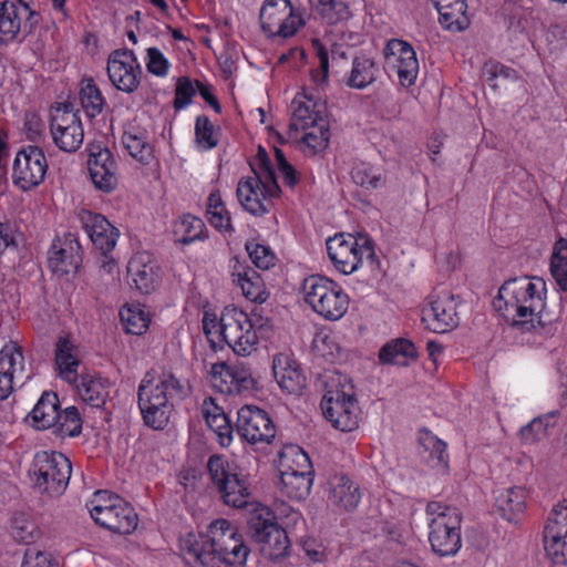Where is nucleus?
I'll use <instances>...</instances> for the list:
<instances>
[{"label":"nucleus","instance_id":"f257e3e1","mask_svg":"<svg viewBox=\"0 0 567 567\" xmlns=\"http://www.w3.org/2000/svg\"><path fill=\"white\" fill-rule=\"evenodd\" d=\"M181 551L188 563L207 567H243L249 555L237 526L225 518L212 522L205 535L187 534L181 539Z\"/></svg>","mask_w":567,"mask_h":567},{"label":"nucleus","instance_id":"f03ea898","mask_svg":"<svg viewBox=\"0 0 567 567\" xmlns=\"http://www.w3.org/2000/svg\"><path fill=\"white\" fill-rule=\"evenodd\" d=\"M203 329L206 336L220 332L233 351L241 357L250 355L257 350L260 340H270L275 336L271 320L257 310L250 315L236 307H226L219 321L215 315L205 313Z\"/></svg>","mask_w":567,"mask_h":567},{"label":"nucleus","instance_id":"7ed1b4c3","mask_svg":"<svg viewBox=\"0 0 567 567\" xmlns=\"http://www.w3.org/2000/svg\"><path fill=\"white\" fill-rule=\"evenodd\" d=\"M546 291V282L540 277L512 278L499 287L493 306L506 321L528 331L540 321Z\"/></svg>","mask_w":567,"mask_h":567},{"label":"nucleus","instance_id":"20e7f679","mask_svg":"<svg viewBox=\"0 0 567 567\" xmlns=\"http://www.w3.org/2000/svg\"><path fill=\"white\" fill-rule=\"evenodd\" d=\"M250 167L252 174L239 179L236 194L245 210L261 216L269 212L271 198L278 196L280 188L264 148L259 147Z\"/></svg>","mask_w":567,"mask_h":567},{"label":"nucleus","instance_id":"39448f33","mask_svg":"<svg viewBox=\"0 0 567 567\" xmlns=\"http://www.w3.org/2000/svg\"><path fill=\"white\" fill-rule=\"evenodd\" d=\"M302 292L305 302L327 321H338L348 312V293L338 282L326 276L312 275L306 278Z\"/></svg>","mask_w":567,"mask_h":567},{"label":"nucleus","instance_id":"423d86ee","mask_svg":"<svg viewBox=\"0 0 567 567\" xmlns=\"http://www.w3.org/2000/svg\"><path fill=\"white\" fill-rule=\"evenodd\" d=\"M429 516V540L432 549L440 556H453L461 546V515L457 508L441 502H430L426 506Z\"/></svg>","mask_w":567,"mask_h":567},{"label":"nucleus","instance_id":"0eeeda50","mask_svg":"<svg viewBox=\"0 0 567 567\" xmlns=\"http://www.w3.org/2000/svg\"><path fill=\"white\" fill-rule=\"evenodd\" d=\"M93 520L118 534H131L138 524L134 508L122 497L107 491H97L87 503Z\"/></svg>","mask_w":567,"mask_h":567},{"label":"nucleus","instance_id":"6e6552de","mask_svg":"<svg viewBox=\"0 0 567 567\" xmlns=\"http://www.w3.org/2000/svg\"><path fill=\"white\" fill-rule=\"evenodd\" d=\"M207 468L214 486L223 502L234 508H243L250 504V485L245 475L221 455L209 457Z\"/></svg>","mask_w":567,"mask_h":567},{"label":"nucleus","instance_id":"1a4fd4ad","mask_svg":"<svg viewBox=\"0 0 567 567\" xmlns=\"http://www.w3.org/2000/svg\"><path fill=\"white\" fill-rule=\"evenodd\" d=\"M71 472V462L65 455L47 451L38 452L34 455L29 470L34 487L51 496H59L65 491Z\"/></svg>","mask_w":567,"mask_h":567},{"label":"nucleus","instance_id":"9d476101","mask_svg":"<svg viewBox=\"0 0 567 567\" xmlns=\"http://www.w3.org/2000/svg\"><path fill=\"white\" fill-rule=\"evenodd\" d=\"M281 491L290 499H305L313 483L312 465L309 456L299 447L291 445L280 455Z\"/></svg>","mask_w":567,"mask_h":567},{"label":"nucleus","instance_id":"9b49d317","mask_svg":"<svg viewBox=\"0 0 567 567\" xmlns=\"http://www.w3.org/2000/svg\"><path fill=\"white\" fill-rule=\"evenodd\" d=\"M259 22L268 38L281 39L293 37L305 25L300 9L293 7L290 0H265Z\"/></svg>","mask_w":567,"mask_h":567},{"label":"nucleus","instance_id":"f8f14e48","mask_svg":"<svg viewBox=\"0 0 567 567\" xmlns=\"http://www.w3.org/2000/svg\"><path fill=\"white\" fill-rule=\"evenodd\" d=\"M320 405L324 417L334 429L341 432L358 429L361 411L352 386L328 390Z\"/></svg>","mask_w":567,"mask_h":567},{"label":"nucleus","instance_id":"ddd939ff","mask_svg":"<svg viewBox=\"0 0 567 567\" xmlns=\"http://www.w3.org/2000/svg\"><path fill=\"white\" fill-rule=\"evenodd\" d=\"M249 525L252 536L260 545V551L265 557L276 560L287 554L289 539L286 530L276 523L272 513L268 508L256 509Z\"/></svg>","mask_w":567,"mask_h":567},{"label":"nucleus","instance_id":"4468645a","mask_svg":"<svg viewBox=\"0 0 567 567\" xmlns=\"http://www.w3.org/2000/svg\"><path fill=\"white\" fill-rule=\"evenodd\" d=\"M351 234H338L327 240V251L334 268L343 275L357 271L363 258L373 256V247L367 240Z\"/></svg>","mask_w":567,"mask_h":567},{"label":"nucleus","instance_id":"2eb2a0df","mask_svg":"<svg viewBox=\"0 0 567 567\" xmlns=\"http://www.w3.org/2000/svg\"><path fill=\"white\" fill-rule=\"evenodd\" d=\"M567 505L559 502L550 511L543 530V546L546 558L551 565L565 566L567 563Z\"/></svg>","mask_w":567,"mask_h":567},{"label":"nucleus","instance_id":"dca6fc26","mask_svg":"<svg viewBox=\"0 0 567 567\" xmlns=\"http://www.w3.org/2000/svg\"><path fill=\"white\" fill-rule=\"evenodd\" d=\"M50 133L54 145L66 153L76 152L84 140V130L76 112L68 105L52 110Z\"/></svg>","mask_w":567,"mask_h":567},{"label":"nucleus","instance_id":"f3484780","mask_svg":"<svg viewBox=\"0 0 567 567\" xmlns=\"http://www.w3.org/2000/svg\"><path fill=\"white\" fill-rule=\"evenodd\" d=\"M383 55L385 71L390 75L395 74L403 87H410L415 83L420 65L416 52L410 43L392 39L388 41Z\"/></svg>","mask_w":567,"mask_h":567},{"label":"nucleus","instance_id":"a211bd4d","mask_svg":"<svg viewBox=\"0 0 567 567\" xmlns=\"http://www.w3.org/2000/svg\"><path fill=\"white\" fill-rule=\"evenodd\" d=\"M48 162L44 152L38 146L21 148L13 161L12 182L27 192L39 186L45 177Z\"/></svg>","mask_w":567,"mask_h":567},{"label":"nucleus","instance_id":"6ab92c4d","mask_svg":"<svg viewBox=\"0 0 567 567\" xmlns=\"http://www.w3.org/2000/svg\"><path fill=\"white\" fill-rule=\"evenodd\" d=\"M111 83L125 93H133L141 83L142 69L134 52L128 49L113 51L107 59Z\"/></svg>","mask_w":567,"mask_h":567},{"label":"nucleus","instance_id":"aec40b11","mask_svg":"<svg viewBox=\"0 0 567 567\" xmlns=\"http://www.w3.org/2000/svg\"><path fill=\"white\" fill-rule=\"evenodd\" d=\"M29 379L22 348L12 341L6 343L0 350V400L7 399L14 388L22 386Z\"/></svg>","mask_w":567,"mask_h":567},{"label":"nucleus","instance_id":"412c9836","mask_svg":"<svg viewBox=\"0 0 567 567\" xmlns=\"http://www.w3.org/2000/svg\"><path fill=\"white\" fill-rule=\"evenodd\" d=\"M457 313L453 296L446 291L432 293L422 309V322L435 333H444L457 326Z\"/></svg>","mask_w":567,"mask_h":567},{"label":"nucleus","instance_id":"4be33fe9","mask_svg":"<svg viewBox=\"0 0 567 567\" xmlns=\"http://www.w3.org/2000/svg\"><path fill=\"white\" fill-rule=\"evenodd\" d=\"M238 434L251 444L270 443L276 427L268 413L254 405H245L237 413Z\"/></svg>","mask_w":567,"mask_h":567},{"label":"nucleus","instance_id":"5701e85b","mask_svg":"<svg viewBox=\"0 0 567 567\" xmlns=\"http://www.w3.org/2000/svg\"><path fill=\"white\" fill-rule=\"evenodd\" d=\"M185 388L181 381L171 373H164L158 380L145 374L138 385V406L146 404H159L183 398Z\"/></svg>","mask_w":567,"mask_h":567},{"label":"nucleus","instance_id":"b1692460","mask_svg":"<svg viewBox=\"0 0 567 567\" xmlns=\"http://www.w3.org/2000/svg\"><path fill=\"white\" fill-rule=\"evenodd\" d=\"M272 375L280 390L290 395H300L307 386V377L300 363L288 351L272 357Z\"/></svg>","mask_w":567,"mask_h":567},{"label":"nucleus","instance_id":"393cba45","mask_svg":"<svg viewBox=\"0 0 567 567\" xmlns=\"http://www.w3.org/2000/svg\"><path fill=\"white\" fill-rule=\"evenodd\" d=\"M127 278L131 288L143 295L152 293L161 284L159 267L151 254L136 252L127 264Z\"/></svg>","mask_w":567,"mask_h":567},{"label":"nucleus","instance_id":"a878e982","mask_svg":"<svg viewBox=\"0 0 567 567\" xmlns=\"http://www.w3.org/2000/svg\"><path fill=\"white\" fill-rule=\"evenodd\" d=\"M13 1L0 2V44L8 45L14 41H21L34 30L38 21H30Z\"/></svg>","mask_w":567,"mask_h":567},{"label":"nucleus","instance_id":"bb28decb","mask_svg":"<svg viewBox=\"0 0 567 567\" xmlns=\"http://www.w3.org/2000/svg\"><path fill=\"white\" fill-rule=\"evenodd\" d=\"M87 169L92 183L99 190L111 193L116 188L117 167L109 148L92 147L87 159Z\"/></svg>","mask_w":567,"mask_h":567},{"label":"nucleus","instance_id":"cd10ccee","mask_svg":"<svg viewBox=\"0 0 567 567\" xmlns=\"http://www.w3.org/2000/svg\"><path fill=\"white\" fill-rule=\"evenodd\" d=\"M291 106L292 125L297 130H308L327 121V105L318 94L303 90L295 96Z\"/></svg>","mask_w":567,"mask_h":567},{"label":"nucleus","instance_id":"c85d7f7f","mask_svg":"<svg viewBox=\"0 0 567 567\" xmlns=\"http://www.w3.org/2000/svg\"><path fill=\"white\" fill-rule=\"evenodd\" d=\"M80 219L92 244L102 254H109L114 249L118 230L103 215L83 210Z\"/></svg>","mask_w":567,"mask_h":567},{"label":"nucleus","instance_id":"c756f323","mask_svg":"<svg viewBox=\"0 0 567 567\" xmlns=\"http://www.w3.org/2000/svg\"><path fill=\"white\" fill-rule=\"evenodd\" d=\"M81 246L73 235L54 241L49 251V267L52 272L63 276L75 272L81 262Z\"/></svg>","mask_w":567,"mask_h":567},{"label":"nucleus","instance_id":"7c9ffc66","mask_svg":"<svg viewBox=\"0 0 567 567\" xmlns=\"http://www.w3.org/2000/svg\"><path fill=\"white\" fill-rule=\"evenodd\" d=\"M328 501L346 511L354 509L361 501V492L352 480L344 474H336L328 482Z\"/></svg>","mask_w":567,"mask_h":567},{"label":"nucleus","instance_id":"2f4dec72","mask_svg":"<svg viewBox=\"0 0 567 567\" xmlns=\"http://www.w3.org/2000/svg\"><path fill=\"white\" fill-rule=\"evenodd\" d=\"M70 384L84 402L95 408L102 406L110 394L109 381L95 373L78 374L76 383Z\"/></svg>","mask_w":567,"mask_h":567},{"label":"nucleus","instance_id":"473e14b6","mask_svg":"<svg viewBox=\"0 0 567 567\" xmlns=\"http://www.w3.org/2000/svg\"><path fill=\"white\" fill-rule=\"evenodd\" d=\"M233 282L240 288L241 293L250 301L264 302L267 299L265 285L256 270L238 261L233 267Z\"/></svg>","mask_w":567,"mask_h":567},{"label":"nucleus","instance_id":"72a5a7b5","mask_svg":"<svg viewBox=\"0 0 567 567\" xmlns=\"http://www.w3.org/2000/svg\"><path fill=\"white\" fill-rule=\"evenodd\" d=\"M55 364L62 380L76 383L80 355L78 347L70 339L59 338L55 346Z\"/></svg>","mask_w":567,"mask_h":567},{"label":"nucleus","instance_id":"f704fd0d","mask_svg":"<svg viewBox=\"0 0 567 567\" xmlns=\"http://www.w3.org/2000/svg\"><path fill=\"white\" fill-rule=\"evenodd\" d=\"M527 497L525 487L512 486L497 494L495 505L506 520L517 522L526 508Z\"/></svg>","mask_w":567,"mask_h":567},{"label":"nucleus","instance_id":"c9c22d12","mask_svg":"<svg viewBox=\"0 0 567 567\" xmlns=\"http://www.w3.org/2000/svg\"><path fill=\"white\" fill-rule=\"evenodd\" d=\"M60 406L55 393L44 392L29 416L32 425L38 430L52 429L59 420Z\"/></svg>","mask_w":567,"mask_h":567},{"label":"nucleus","instance_id":"e433bc0d","mask_svg":"<svg viewBox=\"0 0 567 567\" xmlns=\"http://www.w3.org/2000/svg\"><path fill=\"white\" fill-rule=\"evenodd\" d=\"M432 2L440 13V22L444 28L461 31L467 27L465 0H432Z\"/></svg>","mask_w":567,"mask_h":567},{"label":"nucleus","instance_id":"4c0bfd02","mask_svg":"<svg viewBox=\"0 0 567 567\" xmlns=\"http://www.w3.org/2000/svg\"><path fill=\"white\" fill-rule=\"evenodd\" d=\"M122 144L130 155L142 164H150L153 158V146L146 132L132 127L124 131Z\"/></svg>","mask_w":567,"mask_h":567},{"label":"nucleus","instance_id":"58836bf2","mask_svg":"<svg viewBox=\"0 0 567 567\" xmlns=\"http://www.w3.org/2000/svg\"><path fill=\"white\" fill-rule=\"evenodd\" d=\"M416 349L406 339H395L385 343L379 351V360L383 364L406 365L409 360L415 359Z\"/></svg>","mask_w":567,"mask_h":567},{"label":"nucleus","instance_id":"ea45409f","mask_svg":"<svg viewBox=\"0 0 567 567\" xmlns=\"http://www.w3.org/2000/svg\"><path fill=\"white\" fill-rule=\"evenodd\" d=\"M420 443L424 452L423 457L429 466L442 471L446 470L449 463L446 444L430 432L421 434Z\"/></svg>","mask_w":567,"mask_h":567},{"label":"nucleus","instance_id":"a19ab883","mask_svg":"<svg viewBox=\"0 0 567 567\" xmlns=\"http://www.w3.org/2000/svg\"><path fill=\"white\" fill-rule=\"evenodd\" d=\"M549 271L558 289L563 292L567 291V240L561 236L553 247Z\"/></svg>","mask_w":567,"mask_h":567},{"label":"nucleus","instance_id":"79ce46f5","mask_svg":"<svg viewBox=\"0 0 567 567\" xmlns=\"http://www.w3.org/2000/svg\"><path fill=\"white\" fill-rule=\"evenodd\" d=\"M377 73L378 68L372 59L357 56L352 62L348 85L359 90L364 89L375 81Z\"/></svg>","mask_w":567,"mask_h":567},{"label":"nucleus","instance_id":"37998d69","mask_svg":"<svg viewBox=\"0 0 567 567\" xmlns=\"http://www.w3.org/2000/svg\"><path fill=\"white\" fill-rule=\"evenodd\" d=\"M80 102L89 117L93 118L103 112L106 101L93 79L87 78L82 80L80 87Z\"/></svg>","mask_w":567,"mask_h":567},{"label":"nucleus","instance_id":"c03bdc74","mask_svg":"<svg viewBox=\"0 0 567 567\" xmlns=\"http://www.w3.org/2000/svg\"><path fill=\"white\" fill-rule=\"evenodd\" d=\"M121 322L126 332L143 334L150 326L148 312L141 305H126L120 310Z\"/></svg>","mask_w":567,"mask_h":567},{"label":"nucleus","instance_id":"a18cd8bd","mask_svg":"<svg viewBox=\"0 0 567 567\" xmlns=\"http://www.w3.org/2000/svg\"><path fill=\"white\" fill-rule=\"evenodd\" d=\"M207 215L210 225L218 231L229 234L234 231L230 215L218 190L210 193L208 196Z\"/></svg>","mask_w":567,"mask_h":567},{"label":"nucleus","instance_id":"49530a36","mask_svg":"<svg viewBox=\"0 0 567 567\" xmlns=\"http://www.w3.org/2000/svg\"><path fill=\"white\" fill-rule=\"evenodd\" d=\"M559 413L551 411L543 416L533 419L519 430V437L524 444H533L547 435L550 426L556 424Z\"/></svg>","mask_w":567,"mask_h":567},{"label":"nucleus","instance_id":"de8ad7c7","mask_svg":"<svg viewBox=\"0 0 567 567\" xmlns=\"http://www.w3.org/2000/svg\"><path fill=\"white\" fill-rule=\"evenodd\" d=\"M205 224L204 221L193 215H184L174 227V235L176 241L183 245H188L195 240L204 239Z\"/></svg>","mask_w":567,"mask_h":567},{"label":"nucleus","instance_id":"09e8293b","mask_svg":"<svg viewBox=\"0 0 567 567\" xmlns=\"http://www.w3.org/2000/svg\"><path fill=\"white\" fill-rule=\"evenodd\" d=\"M351 178L361 187L374 189L384 184L383 169L370 163H357L351 169Z\"/></svg>","mask_w":567,"mask_h":567},{"label":"nucleus","instance_id":"8fccbe9b","mask_svg":"<svg viewBox=\"0 0 567 567\" xmlns=\"http://www.w3.org/2000/svg\"><path fill=\"white\" fill-rule=\"evenodd\" d=\"M316 11L321 19L331 25H339L351 17L348 4L342 0H318Z\"/></svg>","mask_w":567,"mask_h":567},{"label":"nucleus","instance_id":"3c124183","mask_svg":"<svg viewBox=\"0 0 567 567\" xmlns=\"http://www.w3.org/2000/svg\"><path fill=\"white\" fill-rule=\"evenodd\" d=\"M10 532L16 542L25 545L34 543L41 536L38 525L24 513L13 516Z\"/></svg>","mask_w":567,"mask_h":567},{"label":"nucleus","instance_id":"603ef678","mask_svg":"<svg viewBox=\"0 0 567 567\" xmlns=\"http://www.w3.org/2000/svg\"><path fill=\"white\" fill-rule=\"evenodd\" d=\"M52 430L61 439L79 435L82 430V420L78 409L69 406L64 411H60L56 425H53Z\"/></svg>","mask_w":567,"mask_h":567},{"label":"nucleus","instance_id":"864d4df0","mask_svg":"<svg viewBox=\"0 0 567 567\" xmlns=\"http://www.w3.org/2000/svg\"><path fill=\"white\" fill-rule=\"evenodd\" d=\"M145 424L154 430H163L173 411L172 401L162 402L159 404H146L138 406Z\"/></svg>","mask_w":567,"mask_h":567},{"label":"nucleus","instance_id":"5fc2aeb1","mask_svg":"<svg viewBox=\"0 0 567 567\" xmlns=\"http://www.w3.org/2000/svg\"><path fill=\"white\" fill-rule=\"evenodd\" d=\"M225 385V391L241 394L250 392L255 388V380L247 368L234 364Z\"/></svg>","mask_w":567,"mask_h":567},{"label":"nucleus","instance_id":"6e6d98bb","mask_svg":"<svg viewBox=\"0 0 567 567\" xmlns=\"http://www.w3.org/2000/svg\"><path fill=\"white\" fill-rule=\"evenodd\" d=\"M195 136L198 147L207 151L218 144V134L207 116H198L195 124Z\"/></svg>","mask_w":567,"mask_h":567},{"label":"nucleus","instance_id":"4d7b16f0","mask_svg":"<svg viewBox=\"0 0 567 567\" xmlns=\"http://www.w3.org/2000/svg\"><path fill=\"white\" fill-rule=\"evenodd\" d=\"M312 45L319 60V66L311 71V79L317 86H321L328 82L329 78V54L320 40H313Z\"/></svg>","mask_w":567,"mask_h":567},{"label":"nucleus","instance_id":"13d9d810","mask_svg":"<svg viewBox=\"0 0 567 567\" xmlns=\"http://www.w3.org/2000/svg\"><path fill=\"white\" fill-rule=\"evenodd\" d=\"M302 137L303 143L312 148L315 152L321 151L327 147L329 142L328 121H322L319 124H313Z\"/></svg>","mask_w":567,"mask_h":567},{"label":"nucleus","instance_id":"bf43d9fd","mask_svg":"<svg viewBox=\"0 0 567 567\" xmlns=\"http://www.w3.org/2000/svg\"><path fill=\"white\" fill-rule=\"evenodd\" d=\"M145 65L151 74L158 78L167 76L171 69L168 59L155 47L146 50Z\"/></svg>","mask_w":567,"mask_h":567},{"label":"nucleus","instance_id":"052dcab7","mask_svg":"<svg viewBox=\"0 0 567 567\" xmlns=\"http://www.w3.org/2000/svg\"><path fill=\"white\" fill-rule=\"evenodd\" d=\"M209 429L216 434L218 443L223 446H229L233 441V426L226 413L212 416L205 420Z\"/></svg>","mask_w":567,"mask_h":567},{"label":"nucleus","instance_id":"680f3d73","mask_svg":"<svg viewBox=\"0 0 567 567\" xmlns=\"http://www.w3.org/2000/svg\"><path fill=\"white\" fill-rule=\"evenodd\" d=\"M246 250L252 264L260 269H269L274 265L275 255L269 247L256 241H248Z\"/></svg>","mask_w":567,"mask_h":567},{"label":"nucleus","instance_id":"e2e57ef3","mask_svg":"<svg viewBox=\"0 0 567 567\" xmlns=\"http://www.w3.org/2000/svg\"><path fill=\"white\" fill-rule=\"evenodd\" d=\"M196 84L187 76H182L177 80L175 87L174 107L176 110L185 109L192 102L193 96L196 94Z\"/></svg>","mask_w":567,"mask_h":567},{"label":"nucleus","instance_id":"0e129e2a","mask_svg":"<svg viewBox=\"0 0 567 567\" xmlns=\"http://www.w3.org/2000/svg\"><path fill=\"white\" fill-rule=\"evenodd\" d=\"M21 567H60L59 563L48 553L27 549Z\"/></svg>","mask_w":567,"mask_h":567},{"label":"nucleus","instance_id":"69168bd1","mask_svg":"<svg viewBox=\"0 0 567 567\" xmlns=\"http://www.w3.org/2000/svg\"><path fill=\"white\" fill-rule=\"evenodd\" d=\"M275 156L278 171L282 177L285 185L295 187L299 181L297 171L287 162L281 150L275 148Z\"/></svg>","mask_w":567,"mask_h":567},{"label":"nucleus","instance_id":"338daca9","mask_svg":"<svg viewBox=\"0 0 567 567\" xmlns=\"http://www.w3.org/2000/svg\"><path fill=\"white\" fill-rule=\"evenodd\" d=\"M488 72L489 76L487 78V82L489 86L493 89H497L501 86L499 80L517 79V74L513 69L498 63L491 64Z\"/></svg>","mask_w":567,"mask_h":567},{"label":"nucleus","instance_id":"774afa93","mask_svg":"<svg viewBox=\"0 0 567 567\" xmlns=\"http://www.w3.org/2000/svg\"><path fill=\"white\" fill-rule=\"evenodd\" d=\"M14 243V228L9 223H0V250Z\"/></svg>","mask_w":567,"mask_h":567}]
</instances>
